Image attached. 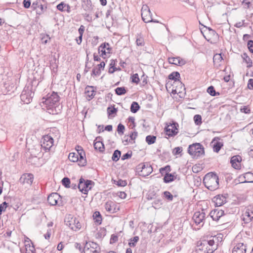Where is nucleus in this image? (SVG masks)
<instances>
[{"mask_svg":"<svg viewBox=\"0 0 253 253\" xmlns=\"http://www.w3.org/2000/svg\"><path fill=\"white\" fill-rule=\"evenodd\" d=\"M121 156V151L119 150H116L114 151L112 157V160L113 161L117 162L118 161Z\"/></svg>","mask_w":253,"mask_h":253,"instance_id":"obj_37","label":"nucleus"},{"mask_svg":"<svg viewBox=\"0 0 253 253\" xmlns=\"http://www.w3.org/2000/svg\"><path fill=\"white\" fill-rule=\"evenodd\" d=\"M131 82L133 83L138 84L140 82V79L137 73L133 74L130 77Z\"/></svg>","mask_w":253,"mask_h":253,"instance_id":"obj_46","label":"nucleus"},{"mask_svg":"<svg viewBox=\"0 0 253 253\" xmlns=\"http://www.w3.org/2000/svg\"><path fill=\"white\" fill-rule=\"evenodd\" d=\"M227 196L223 195H217L214 196L212 201L214 203L215 207H220L226 203Z\"/></svg>","mask_w":253,"mask_h":253,"instance_id":"obj_14","label":"nucleus"},{"mask_svg":"<svg viewBox=\"0 0 253 253\" xmlns=\"http://www.w3.org/2000/svg\"><path fill=\"white\" fill-rule=\"evenodd\" d=\"M242 113L245 114H250L251 113V109L248 106H243L240 109Z\"/></svg>","mask_w":253,"mask_h":253,"instance_id":"obj_55","label":"nucleus"},{"mask_svg":"<svg viewBox=\"0 0 253 253\" xmlns=\"http://www.w3.org/2000/svg\"><path fill=\"white\" fill-rule=\"evenodd\" d=\"M53 138L48 135L43 136L41 140V147L45 152L49 151L53 145Z\"/></svg>","mask_w":253,"mask_h":253,"instance_id":"obj_8","label":"nucleus"},{"mask_svg":"<svg viewBox=\"0 0 253 253\" xmlns=\"http://www.w3.org/2000/svg\"><path fill=\"white\" fill-rule=\"evenodd\" d=\"M156 136L153 135H149L146 137V142L148 145H151L155 143L156 140Z\"/></svg>","mask_w":253,"mask_h":253,"instance_id":"obj_40","label":"nucleus"},{"mask_svg":"<svg viewBox=\"0 0 253 253\" xmlns=\"http://www.w3.org/2000/svg\"><path fill=\"white\" fill-rule=\"evenodd\" d=\"M168 60L170 64L179 66H182L186 63V61L180 58L179 56L176 57H169L168 58Z\"/></svg>","mask_w":253,"mask_h":253,"instance_id":"obj_17","label":"nucleus"},{"mask_svg":"<svg viewBox=\"0 0 253 253\" xmlns=\"http://www.w3.org/2000/svg\"><path fill=\"white\" fill-rule=\"evenodd\" d=\"M31 4V0H24L23 1V6L25 8H29Z\"/></svg>","mask_w":253,"mask_h":253,"instance_id":"obj_62","label":"nucleus"},{"mask_svg":"<svg viewBox=\"0 0 253 253\" xmlns=\"http://www.w3.org/2000/svg\"><path fill=\"white\" fill-rule=\"evenodd\" d=\"M93 147L95 150H98L100 153L104 152L105 150V146L103 142L94 141Z\"/></svg>","mask_w":253,"mask_h":253,"instance_id":"obj_27","label":"nucleus"},{"mask_svg":"<svg viewBox=\"0 0 253 253\" xmlns=\"http://www.w3.org/2000/svg\"><path fill=\"white\" fill-rule=\"evenodd\" d=\"M62 184L67 188H70L71 180L67 177H64L61 180Z\"/></svg>","mask_w":253,"mask_h":253,"instance_id":"obj_43","label":"nucleus"},{"mask_svg":"<svg viewBox=\"0 0 253 253\" xmlns=\"http://www.w3.org/2000/svg\"><path fill=\"white\" fill-rule=\"evenodd\" d=\"M247 46L251 53H253V41L249 40L247 43Z\"/></svg>","mask_w":253,"mask_h":253,"instance_id":"obj_59","label":"nucleus"},{"mask_svg":"<svg viewBox=\"0 0 253 253\" xmlns=\"http://www.w3.org/2000/svg\"><path fill=\"white\" fill-rule=\"evenodd\" d=\"M93 217L94 220V222L97 223L98 225H100L101 224L102 218L101 214L99 211H95L93 214Z\"/></svg>","mask_w":253,"mask_h":253,"instance_id":"obj_31","label":"nucleus"},{"mask_svg":"<svg viewBox=\"0 0 253 253\" xmlns=\"http://www.w3.org/2000/svg\"><path fill=\"white\" fill-rule=\"evenodd\" d=\"M101 74V71L99 70V69H98L97 68V67H94L92 70V72L91 73V76H99Z\"/></svg>","mask_w":253,"mask_h":253,"instance_id":"obj_60","label":"nucleus"},{"mask_svg":"<svg viewBox=\"0 0 253 253\" xmlns=\"http://www.w3.org/2000/svg\"><path fill=\"white\" fill-rule=\"evenodd\" d=\"M132 152L131 151H128L126 153L124 154L121 157L123 161L130 159L132 156Z\"/></svg>","mask_w":253,"mask_h":253,"instance_id":"obj_54","label":"nucleus"},{"mask_svg":"<svg viewBox=\"0 0 253 253\" xmlns=\"http://www.w3.org/2000/svg\"><path fill=\"white\" fill-rule=\"evenodd\" d=\"M141 11L142 19L145 23L150 22L152 20V13L147 5H143Z\"/></svg>","mask_w":253,"mask_h":253,"instance_id":"obj_12","label":"nucleus"},{"mask_svg":"<svg viewBox=\"0 0 253 253\" xmlns=\"http://www.w3.org/2000/svg\"><path fill=\"white\" fill-rule=\"evenodd\" d=\"M81 153V156L78 157V165L80 167H84L87 163L86 159L85 158V153L84 150H82Z\"/></svg>","mask_w":253,"mask_h":253,"instance_id":"obj_26","label":"nucleus"},{"mask_svg":"<svg viewBox=\"0 0 253 253\" xmlns=\"http://www.w3.org/2000/svg\"><path fill=\"white\" fill-rule=\"evenodd\" d=\"M82 7L84 10L90 11L93 9L92 5L90 0H82Z\"/></svg>","mask_w":253,"mask_h":253,"instance_id":"obj_25","label":"nucleus"},{"mask_svg":"<svg viewBox=\"0 0 253 253\" xmlns=\"http://www.w3.org/2000/svg\"><path fill=\"white\" fill-rule=\"evenodd\" d=\"M248 88L250 90H253V79H250L248 82Z\"/></svg>","mask_w":253,"mask_h":253,"instance_id":"obj_64","label":"nucleus"},{"mask_svg":"<svg viewBox=\"0 0 253 253\" xmlns=\"http://www.w3.org/2000/svg\"><path fill=\"white\" fill-rule=\"evenodd\" d=\"M178 124L176 122H172L169 125H167L165 127L166 134L169 137H173L177 134L178 132Z\"/></svg>","mask_w":253,"mask_h":253,"instance_id":"obj_7","label":"nucleus"},{"mask_svg":"<svg viewBox=\"0 0 253 253\" xmlns=\"http://www.w3.org/2000/svg\"><path fill=\"white\" fill-rule=\"evenodd\" d=\"M241 56L243 59V61L247 64V67L248 68H251L253 65V62L251 59L248 55L247 53L244 52L241 55Z\"/></svg>","mask_w":253,"mask_h":253,"instance_id":"obj_30","label":"nucleus"},{"mask_svg":"<svg viewBox=\"0 0 253 253\" xmlns=\"http://www.w3.org/2000/svg\"><path fill=\"white\" fill-rule=\"evenodd\" d=\"M69 160L73 162H77L78 160V155L75 152L70 153L68 156Z\"/></svg>","mask_w":253,"mask_h":253,"instance_id":"obj_45","label":"nucleus"},{"mask_svg":"<svg viewBox=\"0 0 253 253\" xmlns=\"http://www.w3.org/2000/svg\"><path fill=\"white\" fill-rule=\"evenodd\" d=\"M164 197L169 201H172L173 197H177V194H172L170 192L165 191L163 193Z\"/></svg>","mask_w":253,"mask_h":253,"instance_id":"obj_32","label":"nucleus"},{"mask_svg":"<svg viewBox=\"0 0 253 253\" xmlns=\"http://www.w3.org/2000/svg\"><path fill=\"white\" fill-rule=\"evenodd\" d=\"M146 163H142L138 165L135 168V171L139 176H142L143 170L145 168Z\"/></svg>","mask_w":253,"mask_h":253,"instance_id":"obj_33","label":"nucleus"},{"mask_svg":"<svg viewBox=\"0 0 253 253\" xmlns=\"http://www.w3.org/2000/svg\"><path fill=\"white\" fill-rule=\"evenodd\" d=\"M31 88L26 86L21 94L20 98L24 103L29 104L32 100L34 93L31 90Z\"/></svg>","mask_w":253,"mask_h":253,"instance_id":"obj_6","label":"nucleus"},{"mask_svg":"<svg viewBox=\"0 0 253 253\" xmlns=\"http://www.w3.org/2000/svg\"><path fill=\"white\" fill-rule=\"evenodd\" d=\"M96 87L93 86L87 85L85 87V94L86 95V98L90 100L92 99L95 96Z\"/></svg>","mask_w":253,"mask_h":253,"instance_id":"obj_19","label":"nucleus"},{"mask_svg":"<svg viewBox=\"0 0 253 253\" xmlns=\"http://www.w3.org/2000/svg\"><path fill=\"white\" fill-rule=\"evenodd\" d=\"M242 158L239 155H235L231 158L230 163L232 167L236 169H241Z\"/></svg>","mask_w":253,"mask_h":253,"instance_id":"obj_16","label":"nucleus"},{"mask_svg":"<svg viewBox=\"0 0 253 253\" xmlns=\"http://www.w3.org/2000/svg\"><path fill=\"white\" fill-rule=\"evenodd\" d=\"M187 151L195 159H198L205 155L204 147L200 143H194L189 145Z\"/></svg>","mask_w":253,"mask_h":253,"instance_id":"obj_4","label":"nucleus"},{"mask_svg":"<svg viewBox=\"0 0 253 253\" xmlns=\"http://www.w3.org/2000/svg\"><path fill=\"white\" fill-rule=\"evenodd\" d=\"M100 248L96 243L91 242L89 244V248H88V243L86 242L83 251L84 253H99L98 250Z\"/></svg>","mask_w":253,"mask_h":253,"instance_id":"obj_11","label":"nucleus"},{"mask_svg":"<svg viewBox=\"0 0 253 253\" xmlns=\"http://www.w3.org/2000/svg\"><path fill=\"white\" fill-rule=\"evenodd\" d=\"M60 195L56 193H52L47 197V201L50 206L58 205L59 206H62L61 200L59 201L61 198Z\"/></svg>","mask_w":253,"mask_h":253,"instance_id":"obj_9","label":"nucleus"},{"mask_svg":"<svg viewBox=\"0 0 253 253\" xmlns=\"http://www.w3.org/2000/svg\"><path fill=\"white\" fill-rule=\"evenodd\" d=\"M139 238L138 236H134L129 239L128 245L130 247H135L136 243L138 242Z\"/></svg>","mask_w":253,"mask_h":253,"instance_id":"obj_41","label":"nucleus"},{"mask_svg":"<svg viewBox=\"0 0 253 253\" xmlns=\"http://www.w3.org/2000/svg\"><path fill=\"white\" fill-rule=\"evenodd\" d=\"M108 117L113 115H116L118 112L117 108L115 107V105L109 106L107 109Z\"/></svg>","mask_w":253,"mask_h":253,"instance_id":"obj_38","label":"nucleus"},{"mask_svg":"<svg viewBox=\"0 0 253 253\" xmlns=\"http://www.w3.org/2000/svg\"><path fill=\"white\" fill-rule=\"evenodd\" d=\"M153 171V168L149 164L146 163L145 168L143 170L142 177H146L149 175Z\"/></svg>","mask_w":253,"mask_h":253,"instance_id":"obj_28","label":"nucleus"},{"mask_svg":"<svg viewBox=\"0 0 253 253\" xmlns=\"http://www.w3.org/2000/svg\"><path fill=\"white\" fill-rule=\"evenodd\" d=\"M157 195H156V193L154 191H150L148 194H147V199L148 200H152V199H155L157 198Z\"/></svg>","mask_w":253,"mask_h":253,"instance_id":"obj_53","label":"nucleus"},{"mask_svg":"<svg viewBox=\"0 0 253 253\" xmlns=\"http://www.w3.org/2000/svg\"><path fill=\"white\" fill-rule=\"evenodd\" d=\"M220 138L218 137H215L212 140L211 143L213 142L214 141H217L215 142L213 145V150L214 152L218 153L222 147L223 146V144L221 142L218 141L217 140H219Z\"/></svg>","mask_w":253,"mask_h":253,"instance_id":"obj_22","label":"nucleus"},{"mask_svg":"<svg viewBox=\"0 0 253 253\" xmlns=\"http://www.w3.org/2000/svg\"><path fill=\"white\" fill-rule=\"evenodd\" d=\"M198 242L196 253H212L217 248V245H215V240L212 239L209 240H204Z\"/></svg>","mask_w":253,"mask_h":253,"instance_id":"obj_2","label":"nucleus"},{"mask_svg":"<svg viewBox=\"0 0 253 253\" xmlns=\"http://www.w3.org/2000/svg\"><path fill=\"white\" fill-rule=\"evenodd\" d=\"M125 130V126L124 125L120 123L117 126V132L118 134L120 135H122L124 134V131Z\"/></svg>","mask_w":253,"mask_h":253,"instance_id":"obj_48","label":"nucleus"},{"mask_svg":"<svg viewBox=\"0 0 253 253\" xmlns=\"http://www.w3.org/2000/svg\"><path fill=\"white\" fill-rule=\"evenodd\" d=\"M194 121L196 125H200L202 123V117L200 115H195L194 117Z\"/></svg>","mask_w":253,"mask_h":253,"instance_id":"obj_50","label":"nucleus"},{"mask_svg":"<svg viewBox=\"0 0 253 253\" xmlns=\"http://www.w3.org/2000/svg\"><path fill=\"white\" fill-rule=\"evenodd\" d=\"M50 40V37L48 34H43L41 38L42 42V44H45L47 43L48 41Z\"/></svg>","mask_w":253,"mask_h":253,"instance_id":"obj_52","label":"nucleus"},{"mask_svg":"<svg viewBox=\"0 0 253 253\" xmlns=\"http://www.w3.org/2000/svg\"><path fill=\"white\" fill-rule=\"evenodd\" d=\"M225 214L223 210H220L219 209H215L210 212L209 215L213 220L217 221Z\"/></svg>","mask_w":253,"mask_h":253,"instance_id":"obj_13","label":"nucleus"},{"mask_svg":"<svg viewBox=\"0 0 253 253\" xmlns=\"http://www.w3.org/2000/svg\"><path fill=\"white\" fill-rule=\"evenodd\" d=\"M207 92L212 96H215L220 95V93L219 92H216L215 90L214 87L212 85H211L208 87Z\"/></svg>","mask_w":253,"mask_h":253,"instance_id":"obj_35","label":"nucleus"},{"mask_svg":"<svg viewBox=\"0 0 253 253\" xmlns=\"http://www.w3.org/2000/svg\"><path fill=\"white\" fill-rule=\"evenodd\" d=\"M180 78V73L177 71L172 72L168 76V79L169 80L173 81L174 83L175 82L179 84L181 86L180 87L181 88L182 86H184V85L179 81Z\"/></svg>","mask_w":253,"mask_h":253,"instance_id":"obj_18","label":"nucleus"},{"mask_svg":"<svg viewBox=\"0 0 253 253\" xmlns=\"http://www.w3.org/2000/svg\"><path fill=\"white\" fill-rule=\"evenodd\" d=\"M34 180V175L32 173H24L20 178L19 181L21 183L27 184L30 185L32 184Z\"/></svg>","mask_w":253,"mask_h":253,"instance_id":"obj_15","label":"nucleus"},{"mask_svg":"<svg viewBox=\"0 0 253 253\" xmlns=\"http://www.w3.org/2000/svg\"><path fill=\"white\" fill-rule=\"evenodd\" d=\"M118 240V236L116 234H112L111 236V238L110 240V243L111 244H114L116 242H117Z\"/></svg>","mask_w":253,"mask_h":253,"instance_id":"obj_58","label":"nucleus"},{"mask_svg":"<svg viewBox=\"0 0 253 253\" xmlns=\"http://www.w3.org/2000/svg\"><path fill=\"white\" fill-rule=\"evenodd\" d=\"M75 224L73 226V227H71V229L73 231H77L81 228V224L79 220L76 218L75 221Z\"/></svg>","mask_w":253,"mask_h":253,"instance_id":"obj_49","label":"nucleus"},{"mask_svg":"<svg viewBox=\"0 0 253 253\" xmlns=\"http://www.w3.org/2000/svg\"><path fill=\"white\" fill-rule=\"evenodd\" d=\"M205 186L209 190L214 191L219 187V177L215 172L207 173L203 179Z\"/></svg>","mask_w":253,"mask_h":253,"instance_id":"obj_3","label":"nucleus"},{"mask_svg":"<svg viewBox=\"0 0 253 253\" xmlns=\"http://www.w3.org/2000/svg\"><path fill=\"white\" fill-rule=\"evenodd\" d=\"M115 93L117 95H122L126 94L127 92V89L126 87H118L115 89Z\"/></svg>","mask_w":253,"mask_h":253,"instance_id":"obj_36","label":"nucleus"},{"mask_svg":"<svg viewBox=\"0 0 253 253\" xmlns=\"http://www.w3.org/2000/svg\"><path fill=\"white\" fill-rule=\"evenodd\" d=\"M244 178L246 180L242 183L253 182V173L251 172H248L245 173Z\"/></svg>","mask_w":253,"mask_h":253,"instance_id":"obj_39","label":"nucleus"},{"mask_svg":"<svg viewBox=\"0 0 253 253\" xmlns=\"http://www.w3.org/2000/svg\"><path fill=\"white\" fill-rule=\"evenodd\" d=\"M182 152V148L181 147H176L174 148L172 153L174 155L180 154Z\"/></svg>","mask_w":253,"mask_h":253,"instance_id":"obj_56","label":"nucleus"},{"mask_svg":"<svg viewBox=\"0 0 253 253\" xmlns=\"http://www.w3.org/2000/svg\"><path fill=\"white\" fill-rule=\"evenodd\" d=\"M60 96L57 92L52 91L51 93H48L42 98V103L46 105L47 110H51L50 113L54 114L53 108L55 109L59 104Z\"/></svg>","mask_w":253,"mask_h":253,"instance_id":"obj_1","label":"nucleus"},{"mask_svg":"<svg viewBox=\"0 0 253 253\" xmlns=\"http://www.w3.org/2000/svg\"><path fill=\"white\" fill-rule=\"evenodd\" d=\"M159 171L162 175H165V173H169L171 171L170 166L169 165H167L164 167L161 168Z\"/></svg>","mask_w":253,"mask_h":253,"instance_id":"obj_42","label":"nucleus"},{"mask_svg":"<svg viewBox=\"0 0 253 253\" xmlns=\"http://www.w3.org/2000/svg\"><path fill=\"white\" fill-rule=\"evenodd\" d=\"M140 108V106H139L138 102L136 101H133L130 105V111L132 113H136L139 111Z\"/></svg>","mask_w":253,"mask_h":253,"instance_id":"obj_34","label":"nucleus"},{"mask_svg":"<svg viewBox=\"0 0 253 253\" xmlns=\"http://www.w3.org/2000/svg\"><path fill=\"white\" fill-rule=\"evenodd\" d=\"M94 185L95 183L92 180H85L83 177H81L79 180L78 188L83 194L87 195L88 191L91 189Z\"/></svg>","mask_w":253,"mask_h":253,"instance_id":"obj_5","label":"nucleus"},{"mask_svg":"<svg viewBox=\"0 0 253 253\" xmlns=\"http://www.w3.org/2000/svg\"><path fill=\"white\" fill-rule=\"evenodd\" d=\"M245 214L248 217L250 218L251 220L252 218H253V207H249Z\"/></svg>","mask_w":253,"mask_h":253,"instance_id":"obj_51","label":"nucleus"},{"mask_svg":"<svg viewBox=\"0 0 253 253\" xmlns=\"http://www.w3.org/2000/svg\"><path fill=\"white\" fill-rule=\"evenodd\" d=\"M136 43L137 46H143L144 45V41L143 38L142 37L137 38Z\"/></svg>","mask_w":253,"mask_h":253,"instance_id":"obj_61","label":"nucleus"},{"mask_svg":"<svg viewBox=\"0 0 253 253\" xmlns=\"http://www.w3.org/2000/svg\"><path fill=\"white\" fill-rule=\"evenodd\" d=\"M192 219L197 225L202 223V226H203L206 219V213L204 210H202L201 211H196L192 217Z\"/></svg>","mask_w":253,"mask_h":253,"instance_id":"obj_10","label":"nucleus"},{"mask_svg":"<svg viewBox=\"0 0 253 253\" xmlns=\"http://www.w3.org/2000/svg\"><path fill=\"white\" fill-rule=\"evenodd\" d=\"M113 183L120 187H125L127 185V181L119 179L118 180H114Z\"/></svg>","mask_w":253,"mask_h":253,"instance_id":"obj_44","label":"nucleus"},{"mask_svg":"<svg viewBox=\"0 0 253 253\" xmlns=\"http://www.w3.org/2000/svg\"><path fill=\"white\" fill-rule=\"evenodd\" d=\"M202 169V168L201 167L197 166L196 165H194L192 167V171L194 173H198V172L201 171Z\"/></svg>","mask_w":253,"mask_h":253,"instance_id":"obj_63","label":"nucleus"},{"mask_svg":"<svg viewBox=\"0 0 253 253\" xmlns=\"http://www.w3.org/2000/svg\"><path fill=\"white\" fill-rule=\"evenodd\" d=\"M106 234V230L105 228H103L100 229V231L97 233L96 235V238H102Z\"/></svg>","mask_w":253,"mask_h":253,"instance_id":"obj_47","label":"nucleus"},{"mask_svg":"<svg viewBox=\"0 0 253 253\" xmlns=\"http://www.w3.org/2000/svg\"><path fill=\"white\" fill-rule=\"evenodd\" d=\"M106 45H109V43L104 42L101 44V45L98 48V53H100V56L104 59L106 58Z\"/></svg>","mask_w":253,"mask_h":253,"instance_id":"obj_23","label":"nucleus"},{"mask_svg":"<svg viewBox=\"0 0 253 253\" xmlns=\"http://www.w3.org/2000/svg\"><path fill=\"white\" fill-rule=\"evenodd\" d=\"M223 60L221 53H216L213 57V62L214 65L218 67L220 65V62Z\"/></svg>","mask_w":253,"mask_h":253,"instance_id":"obj_29","label":"nucleus"},{"mask_svg":"<svg viewBox=\"0 0 253 253\" xmlns=\"http://www.w3.org/2000/svg\"><path fill=\"white\" fill-rule=\"evenodd\" d=\"M76 218V217L69 214L65 217L64 222L66 225L71 229L75 224Z\"/></svg>","mask_w":253,"mask_h":253,"instance_id":"obj_24","label":"nucleus"},{"mask_svg":"<svg viewBox=\"0 0 253 253\" xmlns=\"http://www.w3.org/2000/svg\"><path fill=\"white\" fill-rule=\"evenodd\" d=\"M66 7V3L64 2H61L56 6L57 9L60 11H64V8Z\"/></svg>","mask_w":253,"mask_h":253,"instance_id":"obj_57","label":"nucleus"},{"mask_svg":"<svg viewBox=\"0 0 253 253\" xmlns=\"http://www.w3.org/2000/svg\"><path fill=\"white\" fill-rule=\"evenodd\" d=\"M246 245L243 243H239L234 247L232 253H246Z\"/></svg>","mask_w":253,"mask_h":253,"instance_id":"obj_20","label":"nucleus"},{"mask_svg":"<svg viewBox=\"0 0 253 253\" xmlns=\"http://www.w3.org/2000/svg\"><path fill=\"white\" fill-rule=\"evenodd\" d=\"M177 175L176 172L165 173L163 177V181L165 183H169L173 181L177 178Z\"/></svg>","mask_w":253,"mask_h":253,"instance_id":"obj_21","label":"nucleus"}]
</instances>
